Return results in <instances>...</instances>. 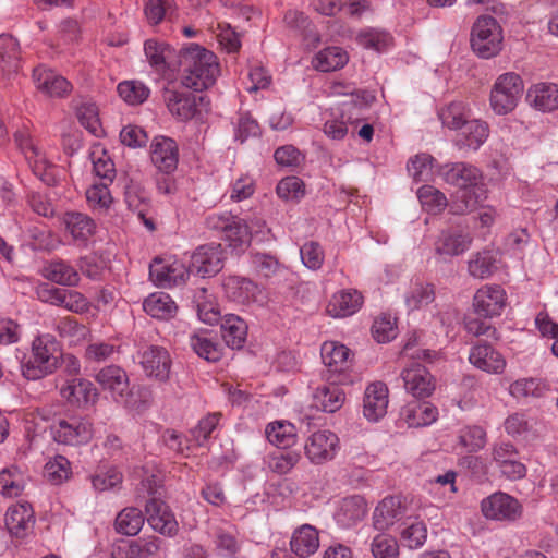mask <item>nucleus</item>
Segmentation results:
<instances>
[{
    "label": "nucleus",
    "instance_id": "1",
    "mask_svg": "<svg viewBox=\"0 0 558 558\" xmlns=\"http://www.w3.org/2000/svg\"><path fill=\"white\" fill-rule=\"evenodd\" d=\"M438 173L446 183L458 187L450 206L453 214L471 213L487 198L483 175L476 167L456 162L441 166Z\"/></svg>",
    "mask_w": 558,
    "mask_h": 558
},
{
    "label": "nucleus",
    "instance_id": "2",
    "mask_svg": "<svg viewBox=\"0 0 558 558\" xmlns=\"http://www.w3.org/2000/svg\"><path fill=\"white\" fill-rule=\"evenodd\" d=\"M178 69L182 85L195 92L211 87L220 74L217 56L196 44L180 51Z\"/></svg>",
    "mask_w": 558,
    "mask_h": 558
},
{
    "label": "nucleus",
    "instance_id": "3",
    "mask_svg": "<svg viewBox=\"0 0 558 558\" xmlns=\"http://www.w3.org/2000/svg\"><path fill=\"white\" fill-rule=\"evenodd\" d=\"M95 380L117 404L137 411L144 408L147 390L142 387H131L129 375L122 367L105 366L95 375Z\"/></svg>",
    "mask_w": 558,
    "mask_h": 558
},
{
    "label": "nucleus",
    "instance_id": "4",
    "mask_svg": "<svg viewBox=\"0 0 558 558\" xmlns=\"http://www.w3.org/2000/svg\"><path fill=\"white\" fill-rule=\"evenodd\" d=\"M59 343L51 335H41L32 342L29 356L22 364V374L28 380L40 379L53 373L59 364Z\"/></svg>",
    "mask_w": 558,
    "mask_h": 558
},
{
    "label": "nucleus",
    "instance_id": "5",
    "mask_svg": "<svg viewBox=\"0 0 558 558\" xmlns=\"http://www.w3.org/2000/svg\"><path fill=\"white\" fill-rule=\"evenodd\" d=\"M524 90L521 76L514 72H507L499 75L493 84L489 94V106L498 116L512 112Z\"/></svg>",
    "mask_w": 558,
    "mask_h": 558
},
{
    "label": "nucleus",
    "instance_id": "6",
    "mask_svg": "<svg viewBox=\"0 0 558 558\" xmlns=\"http://www.w3.org/2000/svg\"><path fill=\"white\" fill-rule=\"evenodd\" d=\"M502 29L497 21L488 15L480 16L471 32V47L483 59L497 56L502 46Z\"/></svg>",
    "mask_w": 558,
    "mask_h": 558
},
{
    "label": "nucleus",
    "instance_id": "7",
    "mask_svg": "<svg viewBox=\"0 0 558 558\" xmlns=\"http://www.w3.org/2000/svg\"><path fill=\"white\" fill-rule=\"evenodd\" d=\"M163 99L168 110L179 120L186 121L209 110L206 96L166 89Z\"/></svg>",
    "mask_w": 558,
    "mask_h": 558
},
{
    "label": "nucleus",
    "instance_id": "8",
    "mask_svg": "<svg viewBox=\"0 0 558 558\" xmlns=\"http://www.w3.org/2000/svg\"><path fill=\"white\" fill-rule=\"evenodd\" d=\"M93 423L87 417L71 416L56 422L51 426L53 439L63 445L81 446L93 438Z\"/></svg>",
    "mask_w": 558,
    "mask_h": 558
},
{
    "label": "nucleus",
    "instance_id": "9",
    "mask_svg": "<svg viewBox=\"0 0 558 558\" xmlns=\"http://www.w3.org/2000/svg\"><path fill=\"white\" fill-rule=\"evenodd\" d=\"M339 448L338 436L327 429L312 433L304 441V454L315 465L333 460Z\"/></svg>",
    "mask_w": 558,
    "mask_h": 558
},
{
    "label": "nucleus",
    "instance_id": "10",
    "mask_svg": "<svg viewBox=\"0 0 558 558\" xmlns=\"http://www.w3.org/2000/svg\"><path fill=\"white\" fill-rule=\"evenodd\" d=\"M222 288L228 300L241 304H258L266 302V295L262 288L253 280L241 276H228L223 279Z\"/></svg>",
    "mask_w": 558,
    "mask_h": 558
},
{
    "label": "nucleus",
    "instance_id": "11",
    "mask_svg": "<svg viewBox=\"0 0 558 558\" xmlns=\"http://www.w3.org/2000/svg\"><path fill=\"white\" fill-rule=\"evenodd\" d=\"M14 140L17 147L24 154L34 174L46 183L52 179L53 165L47 159L46 154L34 142L26 130L16 131Z\"/></svg>",
    "mask_w": 558,
    "mask_h": 558
},
{
    "label": "nucleus",
    "instance_id": "12",
    "mask_svg": "<svg viewBox=\"0 0 558 558\" xmlns=\"http://www.w3.org/2000/svg\"><path fill=\"white\" fill-rule=\"evenodd\" d=\"M190 274L184 263L173 258H155L149 266L151 281L162 288L184 284Z\"/></svg>",
    "mask_w": 558,
    "mask_h": 558
},
{
    "label": "nucleus",
    "instance_id": "13",
    "mask_svg": "<svg viewBox=\"0 0 558 558\" xmlns=\"http://www.w3.org/2000/svg\"><path fill=\"white\" fill-rule=\"evenodd\" d=\"M481 510L485 518L498 521H514L522 513L520 502L502 492L484 498L481 502Z\"/></svg>",
    "mask_w": 558,
    "mask_h": 558
},
{
    "label": "nucleus",
    "instance_id": "14",
    "mask_svg": "<svg viewBox=\"0 0 558 558\" xmlns=\"http://www.w3.org/2000/svg\"><path fill=\"white\" fill-rule=\"evenodd\" d=\"M60 396L72 407L87 409L97 402L98 390L90 380L73 377L60 386Z\"/></svg>",
    "mask_w": 558,
    "mask_h": 558
},
{
    "label": "nucleus",
    "instance_id": "15",
    "mask_svg": "<svg viewBox=\"0 0 558 558\" xmlns=\"http://www.w3.org/2000/svg\"><path fill=\"white\" fill-rule=\"evenodd\" d=\"M507 304V293L498 284H485L473 296L476 314L485 318L500 316Z\"/></svg>",
    "mask_w": 558,
    "mask_h": 558
},
{
    "label": "nucleus",
    "instance_id": "16",
    "mask_svg": "<svg viewBox=\"0 0 558 558\" xmlns=\"http://www.w3.org/2000/svg\"><path fill=\"white\" fill-rule=\"evenodd\" d=\"M473 242L471 233L459 228L442 230L434 243L435 254L442 259L465 253Z\"/></svg>",
    "mask_w": 558,
    "mask_h": 558
},
{
    "label": "nucleus",
    "instance_id": "17",
    "mask_svg": "<svg viewBox=\"0 0 558 558\" xmlns=\"http://www.w3.org/2000/svg\"><path fill=\"white\" fill-rule=\"evenodd\" d=\"M220 244L199 246L191 256L190 272L201 277H211L223 267Z\"/></svg>",
    "mask_w": 558,
    "mask_h": 558
},
{
    "label": "nucleus",
    "instance_id": "18",
    "mask_svg": "<svg viewBox=\"0 0 558 558\" xmlns=\"http://www.w3.org/2000/svg\"><path fill=\"white\" fill-rule=\"evenodd\" d=\"M405 390L415 398H427L435 390V380L428 369L420 363H411L402 373Z\"/></svg>",
    "mask_w": 558,
    "mask_h": 558
},
{
    "label": "nucleus",
    "instance_id": "19",
    "mask_svg": "<svg viewBox=\"0 0 558 558\" xmlns=\"http://www.w3.org/2000/svg\"><path fill=\"white\" fill-rule=\"evenodd\" d=\"M147 522L157 532L167 536H174L179 526L169 507L159 498L151 497L145 507Z\"/></svg>",
    "mask_w": 558,
    "mask_h": 558
},
{
    "label": "nucleus",
    "instance_id": "20",
    "mask_svg": "<svg viewBox=\"0 0 558 558\" xmlns=\"http://www.w3.org/2000/svg\"><path fill=\"white\" fill-rule=\"evenodd\" d=\"M150 159L159 171L166 174L173 172L179 162L177 143L170 137H155L150 144Z\"/></svg>",
    "mask_w": 558,
    "mask_h": 558
},
{
    "label": "nucleus",
    "instance_id": "21",
    "mask_svg": "<svg viewBox=\"0 0 558 558\" xmlns=\"http://www.w3.org/2000/svg\"><path fill=\"white\" fill-rule=\"evenodd\" d=\"M33 82L40 93L50 97H63L72 89L71 83L65 77L45 65L33 70Z\"/></svg>",
    "mask_w": 558,
    "mask_h": 558
},
{
    "label": "nucleus",
    "instance_id": "22",
    "mask_svg": "<svg viewBox=\"0 0 558 558\" xmlns=\"http://www.w3.org/2000/svg\"><path fill=\"white\" fill-rule=\"evenodd\" d=\"M140 363L148 377L159 381L169 378L171 359L166 349L157 345L147 348L143 351Z\"/></svg>",
    "mask_w": 558,
    "mask_h": 558
},
{
    "label": "nucleus",
    "instance_id": "23",
    "mask_svg": "<svg viewBox=\"0 0 558 558\" xmlns=\"http://www.w3.org/2000/svg\"><path fill=\"white\" fill-rule=\"evenodd\" d=\"M407 512V507L400 496H388L375 508L373 513V525L378 531L388 530L396 522L400 521Z\"/></svg>",
    "mask_w": 558,
    "mask_h": 558
},
{
    "label": "nucleus",
    "instance_id": "24",
    "mask_svg": "<svg viewBox=\"0 0 558 558\" xmlns=\"http://www.w3.org/2000/svg\"><path fill=\"white\" fill-rule=\"evenodd\" d=\"M388 387L383 381L369 384L364 393L363 413L372 422H377L387 413L389 403Z\"/></svg>",
    "mask_w": 558,
    "mask_h": 558
},
{
    "label": "nucleus",
    "instance_id": "25",
    "mask_svg": "<svg viewBox=\"0 0 558 558\" xmlns=\"http://www.w3.org/2000/svg\"><path fill=\"white\" fill-rule=\"evenodd\" d=\"M208 533L215 545L214 550L218 556L232 558L240 551L241 544L238 539L236 529L230 523L211 524Z\"/></svg>",
    "mask_w": 558,
    "mask_h": 558
},
{
    "label": "nucleus",
    "instance_id": "26",
    "mask_svg": "<svg viewBox=\"0 0 558 558\" xmlns=\"http://www.w3.org/2000/svg\"><path fill=\"white\" fill-rule=\"evenodd\" d=\"M470 363L488 374H501L506 368V360L490 344L477 343L470 349Z\"/></svg>",
    "mask_w": 558,
    "mask_h": 558
},
{
    "label": "nucleus",
    "instance_id": "27",
    "mask_svg": "<svg viewBox=\"0 0 558 558\" xmlns=\"http://www.w3.org/2000/svg\"><path fill=\"white\" fill-rule=\"evenodd\" d=\"M144 53L149 65L161 75L173 68L174 49L165 41L147 39L144 43Z\"/></svg>",
    "mask_w": 558,
    "mask_h": 558
},
{
    "label": "nucleus",
    "instance_id": "28",
    "mask_svg": "<svg viewBox=\"0 0 558 558\" xmlns=\"http://www.w3.org/2000/svg\"><path fill=\"white\" fill-rule=\"evenodd\" d=\"M62 221L66 232L77 245H85L95 233L96 223L86 214L69 211L63 215Z\"/></svg>",
    "mask_w": 558,
    "mask_h": 558
},
{
    "label": "nucleus",
    "instance_id": "29",
    "mask_svg": "<svg viewBox=\"0 0 558 558\" xmlns=\"http://www.w3.org/2000/svg\"><path fill=\"white\" fill-rule=\"evenodd\" d=\"M367 511L363 497L354 495L343 498L335 513L337 523L344 529L352 527L363 520Z\"/></svg>",
    "mask_w": 558,
    "mask_h": 558
},
{
    "label": "nucleus",
    "instance_id": "30",
    "mask_svg": "<svg viewBox=\"0 0 558 558\" xmlns=\"http://www.w3.org/2000/svg\"><path fill=\"white\" fill-rule=\"evenodd\" d=\"M362 304L363 296L357 290H342L332 295L327 313L332 317H348L356 313Z\"/></svg>",
    "mask_w": 558,
    "mask_h": 558
},
{
    "label": "nucleus",
    "instance_id": "31",
    "mask_svg": "<svg viewBox=\"0 0 558 558\" xmlns=\"http://www.w3.org/2000/svg\"><path fill=\"white\" fill-rule=\"evenodd\" d=\"M34 512L29 504L11 506L5 513V525L9 532L16 537H23L32 529Z\"/></svg>",
    "mask_w": 558,
    "mask_h": 558
},
{
    "label": "nucleus",
    "instance_id": "32",
    "mask_svg": "<svg viewBox=\"0 0 558 558\" xmlns=\"http://www.w3.org/2000/svg\"><path fill=\"white\" fill-rule=\"evenodd\" d=\"M526 99L537 110L554 111L558 108V85L555 83L534 84L529 88Z\"/></svg>",
    "mask_w": 558,
    "mask_h": 558
},
{
    "label": "nucleus",
    "instance_id": "33",
    "mask_svg": "<svg viewBox=\"0 0 558 558\" xmlns=\"http://www.w3.org/2000/svg\"><path fill=\"white\" fill-rule=\"evenodd\" d=\"M345 401L343 389L335 383L317 387L313 395V405L320 411L333 413L341 409Z\"/></svg>",
    "mask_w": 558,
    "mask_h": 558
},
{
    "label": "nucleus",
    "instance_id": "34",
    "mask_svg": "<svg viewBox=\"0 0 558 558\" xmlns=\"http://www.w3.org/2000/svg\"><path fill=\"white\" fill-rule=\"evenodd\" d=\"M41 275L47 280L60 286L74 287L80 281L77 270L63 259H53L46 263L41 269Z\"/></svg>",
    "mask_w": 558,
    "mask_h": 558
},
{
    "label": "nucleus",
    "instance_id": "35",
    "mask_svg": "<svg viewBox=\"0 0 558 558\" xmlns=\"http://www.w3.org/2000/svg\"><path fill=\"white\" fill-rule=\"evenodd\" d=\"M290 547L300 558L315 554L319 547L318 531L308 524L300 526L291 537Z\"/></svg>",
    "mask_w": 558,
    "mask_h": 558
},
{
    "label": "nucleus",
    "instance_id": "36",
    "mask_svg": "<svg viewBox=\"0 0 558 558\" xmlns=\"http://www.w3.org/2000/svg\"><path fill=\"white\" fill-rule=\"evenodd\" d=\"M403 299L409 311L423 308L434 302L435 287L421 279L412 280L403 294Z\"/></svg>",
    "mask_w": 558,
    "mask_h": 558
},
{
    "label": "nucleus",
    "instance_id": "37",
    "mask_svg": "<svg viewBox=\"0 0 558 558\" xmlns=\"http://www.w3.org/2000/svg\"><path fill=\"white\" fill-rule=\"evenodd\" d=\"M144 311L151 317L168 320L175 316L178 305L166 292H154L143 302Z\"/></svg>",
    "mask_w": 558,
    "mask_h": 558
},
{
    "label": "nucleus",
    "instance_id": "38",
    "mask_svg": "<svg viewBox=\"0 0 558 558\" xmlns=\"http://www.w3.org/2000/svg\"><path fill=\"white\" fill-rule=\"evenodd\" d=\"M221 335L228 347L240 349L247 336V325L238 315L227 314L221 319Z\"/></svg>",
    "mask_w": 558,
    "mask_h": 558
},
{
    "label": "nucleus",
    "instance_id": "39",
    "mask_svg": "<svg viewBox=\"0 0 558 558\" xmlns=\"http://www.w3.org/2000/svg\"><path fill=\"white\" fill-rule=\"evenodd\" d=\"M320 355L324 364L329 367L331 372L340 373L349 366L350 350L339 342H324Z\"/></svg>",
    "mask_w": 558,
    "mask_h": 558
},
{
    "label": "nucleus",
    "instance_id": "40",
    "mask_svg": "<svg viewBox=\"0 0 558 558\" xmlns=\"http://www.w3.org/2000/svg\"><path fill=\"white\" fill-rule=\"evenodd\" d=\"M265 434L267 440L278 448H289L296 442V428L288 421L270 422Z\"/></svg>",
    "mask_w": 558,
    "mask_h": 558
},
{
    "label": "nucleus",
    "instance_id": "41",
    "mask_svg": "<svg viewBox=\"0 0 558 558\" xmlns=\"http://www.w3.org/2000/svg\"><path fill=\"white\" fill-rule=\"evenodd\" d=\"M402 416L409 427L426 426L437 420L438 410L428 402L412 403L402 410Z\"/></svg>",
    "mask_w": 558,
    "mask_h": 558
},
{
    "label": "nucleus",
    "instance_id": "42",
    "mask_svg": "<svg viewBox=\"0 0 558 558\" xmlns=\"http://www.w3.org/2000/svg\"><path fill=\"white\" fill-rule=\"evenodd\" d=\"M348 60V53L342 48L328 47L317 52L312 63L320 72H330L343 68Z\"/></svg>",
    "mask_w": 558,
    "mask_h": 558
},
{
    "label": "nucleus",
    "instance_id": "43",
    "mask_svg": "<svg viewBox=\"0 0 558 558\" xmlns=\"http://www.w3.org/2000/svg\"><path fill=\"white\" fill-rule=\"evenodd\" d=\"M223 240L238 253L244 252L251 243V233L248 232L246 221L234 216L232 222L223 232Z\"/></svg>",
    "mask_w": 558,
    "mask_h": 558
},
{
    "label": "nucleus",
    "instance_id": "44",
    "mask_svg": "<svg viewBox=\"0 0 558 558\" xmlns=\"http://www.w3.org/2000/svg\"><path fill=\"white\" fill-rule=\"evenodd\" d=\"M145 522L142 511L135 507H128L121 510L114 521L116 531L126 536H134L140 533Z\"/></svg>",
    "mask_w": 558,
    "mask_h": 558
},
{
    "label": "nucleus",
    "instance_id": "45",
    "mask_svg": "<svg viewBox=\"0 0 558 558\" xmlns=\"http://www.w3.org/2000/svg\"><path fill=\"white\" fill-rule=\"evenodd\" d=\"M444 126L451 130L461 129L470 117V110L462 101H452L438 112Z\"/></svg>",
    "mask_w": 558,
    "mask_h": 558
},
{
    "label": "nucleus",
    "instance_id": "46",
    "mask_svg": "<svg viewBox=\"0 0 558 558\" xmlns=\"http://www.w3.org/2000/svg\"><path fill=\"white\" fill-rule=\"evenodd\" d=\"M427 539V526L423 521L416 519L403 523L400 531V541L403 546L410 549L422 547Z\"/></svg>",
    "mask_w": 558,
    "mask_h": 558
},
{
    "label": "nucleus",
    "instance_id": "47",
    "mask_svg": "<svg viewBox=\"0 0 558 558\" xmlns=\"http://www.w3.org/2000/svg\"><path fill=\"white\" fill-rule=\"evenodd\" d=\"M547 390V383L539 378H521L513 381L509 387V393L515 399L541 398Z\"/></svg>",
    "mask_w": 558,
    "mask_h": 558
},
{
    "label": "nucleus",
    "instance_id": "48",
    "mask_svg": "<svg viewBox=\"0 0 558 558\" xmlns=\"http://www.w3.org/2000/svg\"><path fill=\"white\" fill-rule=\"evenodd\" d=\"M190 344L194 352L202 359L216 362L221 357V348L214 341L208 332L194 333L190 337Z\"/></svg>",
    "mask_w": 558,
    "mask_h": 558
},
{
    "label": "nucleus",
    "instance_id": "49",
    "mask_svg": "<svg viewBox=\"0 0 558 558\" xmlns=\"http://www.w3.org/2000/svg\"><path fill=\"white\" fill-rule=\"evenodd\" d=\"M93 170L102 182L112 183L116 178V167L109 154L99 146L90 153Z\"/></svg>",
    "mask_w": 558,
    "mask_h": 558
},
{
    "label": "nucleus",
    "instance_id": "50",
    "mask_svg": "<svg viewBox=\"0 0 558 558\" xmlns=\"http://www.w3.org/2000/svg\"><path fill=\"white\" fill-rule=\"evenodd\" d=\"M468 269L472 277L485 279L496 270V258L493 252L483 251L471 256Z\"/></svg>",
    "mask_w": 558,
    "mask_h": 558
},
{
    "label": "nucleus",
    "instance_id": "51",
    "mask_svg": "<svg viewBox=\"0 0 558 558\" xmlns=\"http://www.w3.org/2000/svg\"><path fill=\"white\" fill-rule=\"evenodd\" d=\"M174 9V0H145L144 3V14L150 25H158L170 19Z\"/></svg>",
    "mask_w": 558,
    "mask_h": 558
},
{
    "label": "nucleus",
    "instance_id": "52",
    "mask_svg": "<svg viewBox=\"0 0 558 558\" xmlns=\"http://www.w3.org/2000/svg\"><path fill=\"white\" fill-rule=\"evenodd\" d=\"M20 60L19 43L11 35H0V63L3 70L16 71Z\"/></svg>",
    "mask_w": 558,
    "mask_h": 558
},
{
    "label": "nucleus",
    "instance_id": "53",
    "mask_svg": "<svg viewBox=\"0 0 558 558\" xmlns=\"http://www.w3.org/2000/svg\"><path fill=\"white\" fill-rule=\"evenodd\" d=\"M462 135L465 145L474 150L478 149L487 140L489 135V128L485 121L470 120L462 126Z\"/></svg>",
    "mask_w": 558,
    "mask_h": 558
},
{
    "label": "nucleus",
    "instance_id": "54",
    "mask_svg": "<svg viewBox=\"0 0 558 558\" xmlns=\"http://www.w3.org/2000/svg\"><path fill=\"white\" fill-rule=\"evenodd\" d=\"M162 541L159 537L138 538L129 544L128 558H154L161 549Z\"/></svg>",
    "mask_w": 558,
    "mask_h": 558
},
{
    "label": "nucleus",
    "instance_id": "55",
    "mask_svg": "<svg viewBox=\"0 0 558 558\" xmlns=\"http://www.w3.org/2000/svg\"><path fill=\"white\" fill-rule=\"evenodd\" d=\"M417 196L423 208L430 214L441 213L448 204L445 194L432 185L420 187Z\"/></svg>",
    "mask_w": 558,
    "mask_h": 558
},
{
    "label": "nucleus",
    "instance_id": "56",
    "mask_svg": "<svg viewBox=\"0 0 558 558\" xmlns=\"http://www.w3.org/2000/svg\"><path fill=\"white\" fill-rule=\"evenodd\" d=\"M194 302L196 303L197 314L202 322L213 325L220 319V313L217 305L208 299L207 290L199 288L194 293Z\"/></svg>",
    "mask_w": 558,
    "mask_h": 558
},
{
    "label": "nucleus",
    "instance_id": "57",
    "mask_svg": "<svg viewBox=\"0 0 558 558\" xmlns=\"http://www.w3.org/2000/svg\"><path fill=\"white\" fill-rule=\"evenodd\" d=\"M119 96L130 105H141L149 96V88L138 81H125L118 85Z\"/></svg>",
    "mask_w": 558,
    "mask_h": 558
},
{
    "label": "nucleus",
    "instance_id": "58",
    "mask_svg": "<svg viewBox=\"0 0 558 558\" xmlns=\"http://www.w3.org/2000/svg\"><path fill=\"white\" fill-rule=\"evenodd\" d=\"M301 460L298 451L276 452L268 456V469L279 475L288 474Z\"/></svg>",
    "mask_w": 558,
    "mask_h": 558
},
{
    "label": "nucleus",
    "instance_id": "59",
    "mask_svg": "<svg viewBox=\"0 0 558 558\" xmlns=\"http://www.w3.org/2000/svg\"><path fill=\"white\" fill-rule=\"evenodd\" d=\"M24 488V478L16 468L4 469L0 472V492L8 497L19 496Z\"/></svg>",
    "mask_w": 558,
    "mask_h": 558
},
{
    "label": "nucleus",
    "instance_id": "60",
    "mask_svg": "<svg viewBox=\"0 0 558 558\" xmlns=\"http://www.w3.org/2000/svg\"><path fill=\"white\" fill-rule=\"evenodd\" d=\"M435 159L428 154H418L408 163V171L416 181H429L434 175Z\"/></svg>",
    "mask_w": 558,
    "mask_h": 558
},
{
    "label": "nucleus",
    "instance_id": "61",
    "mask_svg": "<svg viewBox=\"0 0 558 558\" xmlns=\"http://www.w3.org/2000/svg\"><path fill=\"white\" fill-rule=\"evenodd\" d=\"M77 119L82 126L95 136H99L102 133L98 108L93 102H84L77 107L76 110Z\"/></svg>",
    "mask_w": 558,
    "mask_h": 558
},
{
    "label": "nucleus",
    "instance_id": "62",
    "mask_svg": "<svg viewBox=\"0 0 558 558\" xmlns=\"http://www.w3.org/2000/svg\"><path fill=\"white\" fill-rule=\"evenodd\" d=\"M459 441L468 452H477L486 445V432L481 426H466L461 429Z\"/></svg>",
    "mask_w": 558,
    "mask_h": 558
},
{
    "label": "nucleus",
    "instance_id": "63",
    "mask_svg": "<svg viewBox=\"0 0 558 558\" xmlns=\"http://www.w3.org/2000/svg\"><path fill=\"white\" fill-rule=\"evenodd\" d=\"M303 265L311 270H318L325 260V252L322 245L315 241L305 242L300 247Z\"/></svg>",
    "mask_w": 558,
    "mask_h": 558
},
{
    "label": "nucleus",
    "instance_id": "64",
    "mask_svg": "<svg viewBox=\"0 0 558 558\" xmlns=\"http://www.w3.org/2000/svg\"><path fill=\"white\" fill-rule=\"evenodd\" d=\"M372 553L375 558H398L399 545L392 536L379 534L373 538Z\"/></svg>",
    "mask_w": 558,
    "mask_h": 558
}]
</instances>
